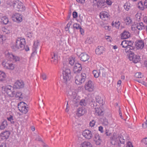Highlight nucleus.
Segmentation results:
<instances>
[{"label": "nucleus", "mask_w": 147, "mask_h": 147, "mask_svg": "<svg viewBox=\"0 0 147 147\" xmlns=\"http://www.w3.org/2000/svg\"><path fill=\"white\" fill-rule=\"evenodd\" d=\"M110 139L111 143L113 145H117L118 147H123L121 145L125 144V140L123 136L115 133Z\"/></svg>", "instance_id": "1"}, {"label": "nucleus", "mask_w": 147, "mask_h": 147, "mask_svg": "<svg viewBox=\"0 0 147 147\" xmlns=\"http://www.w3.org/2000/svg\"><path fill=\"white\" fill-rule=\"evenodd\" d=\"M25 44L26 40L24 38H18L16 41L15 47L16 49L22 50L24 49Z\"/></svg>", "instance_id": "2"}, {"label": "nucleus", "mask_w": 147, "mask_h": 147, "mask_svg": "<svg viewBox=\"0 0 147 147\" xmlns=\"http://www.w3.org/2000/svg\"><path fill=\"white\" fill-rule=\"evenodd\" d=\"M62 74L63 81L66 83L70 80L71 77L70 69L64 67L63 69Z\"/></svg>", "instance_id": "3"}, {"label": "nucleus", "mask_w": 147, "mask_h": 147, "mask_svg": "<svg viewBox=\"0 0 147 147\" xmlns=\"http://www.w3.org/2000/svg\"><path fill=\"white\" fill-rule=\"evenodd\" d=\"M1 90L6 92L10 97H13L15 95L14 89L11 86H3L1 87Z\"/></svg>", "instance_id": "4"}, {"label": "nucleus", "mask_w": 147, "mask_h": 147, "mask_svg": "<svg viewBox=\"0 0 147 147\" xmlns=\"http://www.w3.org/2000/svg\"><path fill=\"white\" fill-rule=\"evenodd\" d=\"M86 78V75L85 73H82L80 75H77L75 77V82L78 85H81L83 83Z\"/></svg>", "instance_id": "5"}, {"label": "nucleus", "mask_w": 147, "mask_h": 147, "mask_svg": "<svg viewBox=\"0 0 147 147\" xmlns=\"http://www.w3.org/2000/svg\"><path fill=\"white\" fill-rule=\"evenodd\" d=\"M13 7L18 11L22 12L25 10V7L23 4L18 1H16L13 3Z\"/></svg>", "instance_id": "6"}, {"label": "nucleus", "mask_w": 147, "mask_h": 147, "mask_svg": "<svg viewBox=\"0 0 147 147\" xmlns=\"http://www.w3.org/2000/svg\"><path fill=\"white\" fill-rule=\"evenodd\" d=\"M26 104L24 102H20L18 105V108L19 110L22 113H26L28 111V107H27Z\"/></svg>", "instance_id": "7"}, {"label": "nucleus", "mask_w": 147, "mask_h": 147, "mask_svg": "<svg viewBox=\"0 0 147 147\" xmlns=\"http://www.w3.org/2000/svg\"><path fill=\"white\" fill-rule=\"evenodd\" d=\"M85 90L90 92L93 91L94 89V84L92 81L89 80L86 82L85 86Z\"/></svg>", "instance_id": "8"}, {"label": "nucleus", "mask_w": 147, "mask_h": 147, "mask_svg": "<svg viewBox=\"0 0 147 147\" xmlns=\"http://www.w3.org/2000/svg\"><path fill=\"white\" fill-rule=\"evenodd\" d=\"M5 55L7 58L9 59H12L16 62H18L20 61V58L19 57L17 56L14 55L8 52H5Z\"/></svg>", "instance_id": "9"}, {"label": "nucleus", "mask_w": 147, "mask_h": 147, "mask_svg": "<svg viewBox=\"0 0 147 147\" xmlns=\"http://www.w3.org/2000/svg\"><path fill=\"white\" fill-rule=\"evenodd\" d=\"M2 64L4 68L10 70H13L15 68V65L12 63H10L7 62H3Z\"/></svg>", "instance_id": "10"}, {"label": "nucleus", "mask_w": 147, "mask_h": 147, "mask_svg": "<svg viewBox=\"0 0 147 147\" xmlns=\"http://www.w3.org/2000/svg\"><path fill=\"white\" fill-rule=\"evenodd\" d=\"M134 49L135 48L134 47H128L124 49L123 50V52L125 53V54L129 55L128 57L129 58L131 55L134 54V53H133V51L134 50Z\"/></svg>", "instance_id": "11"}, {"label": "nucleus", "mask_w": 147, "mask_h": 147, "mask_svg": "<svg viewBox=\"0 0 147 147\" xmlns=\"http://www.w3.org/2000/svg\"><path fill=\"white\" fill-rule=\"evenodd\" d=\"M82 135L86 138L89 140L92 137V132L88 130H85L83 131Z\"/></svg>", "instance_id": "12"}, {"label": "nucleus", "mask_w": 147, "mask_h": 147, "mask_svg": "<svg viewBox=\"0 0 147 147\" xmlns=\"http://www.w3.org/2000/svg\"><path fill=\"white\" fill-rule=\"evenodd\" d=\"M135 43L136 47L138 49H142L144 47V42L142 40H138Z\"/></svg>", "instance_id": "13"}, {"label": "nucleus", "mask_w": 147, "mask_h": 147, "mask_svg": "<svg viewBox=\"0 0 147 147\" xmlns=\"http://www.w3.org/2000/svg\"><path fill=\"white\" fill-rule=\"evenodd\" d=\"M39 44V42L38 40H36L34 41V45L32 49L33 52L31 54L32 56H34L36 54V50Z\"/></svg>", "instance_id": "14"}, {"label": "nucleus", "mask_w": 147, "mask_h": 147, "mask_svg": "<svg viewBox=\"0 0 147 147\" xmlns=\"http://www.w3.org/2000/svg\"><path fill=\"white\" fill-rule=\"evenodd\" d=\"M87 112L86 110L84 107H79L77 109V114L79 117L81 116Z\"/></svg>", "instance_id": "15"}, {"label": "nucleus", "mask_w": 147, "mask_h": 147, "mask_svg": "<svg viewBox=\"0 0 147 147\" xmlns=\"http://www.w3.org/2000/svg\"><path fill=\"white\" fill-rule=\"evenodd\" d=\"M130 60L132 61L134 63H137L140 60V57L138 55H131L129 58Z\"/></svg>", "instance_id": "16"}, {"label": "nucleus", "mask_w": 147, "mask_h": 147, "mask_svg": "<svg viewBox=\"0 0 147 147\" xmlns=\"http://www.w3.org/2000/svg\"><path fill=\"white\" fill-rule=\"evenodd\" d=\"M24 84L22 81L18 80L15 83L14 86L17 89L22 88L24 87Z\"/></svg>", "instance_id": "17"}, {"label": "nucleus", "mask_w": 147, "mask_h": 147, "mask_svg": "<svg viewBox=\"0 0 147 147\" xmlns=\"http://www.w3.org/2000/svg\"><path fill=\"white\" fill-rule=\"evenodd\" d=\"M94 140L97 145H100L102 141L100 137L98 134H95L94 138Z\"/></svg>", "instance_id": "18"}, {"label": "nucleus", "mask_w": 147, "mask_h": 147, "mask_svg": "<svg viewBox=\"0 0 147 147\" xmlns=\"http://www.w3.org/2000/svg\"><path fill=\"white\" fill-rule=\"evenodd\" d=\"M80 60L84 62L86 61L89 59V56L86 53H82L80 55Z\"/></svg>", "instance_id": "19"}, {"label": "nucleus", "mask_w": 147, "mask_h": 147, "mask_svg": "<svg viewBox=\"0 0 147 147\" xmlns=\"http://www.w3.org/2000/svg\"><path fill=\"white\" fill-rule=\"evenodd\" d=\"M82 68L80 64L76 63L73 68V70L75 73L79 72L82 69Z\"/></svg>", "instance_id": "20"}, {"label": "nucleus", "mask_w": 147, "mask_h": 147, "mask_svg": "<svg viewBox=\"0 0 147 147\" xmlns=\"http://www.w3.org/2000/svg\"><path fill=\"white\" fill-rule=\"evenodd\" d=\"M130 36V33L127 30H124L121 34V39H123L128 38Z\"/></svg>", "instance_id": "21"}, {"label": "nucleus", "mask_w": 147, "mask_h": 147, "mask_svg": "<svg viewBox=\"0 0 147 147\" xmlns=\"http://www.w3.org/2000/svg\"><path fill=\"white\" fill-rule=\"evenodd\" d=\"M10 135V132L9 131H6L1 133L0 137L1 138L3 139H7Z\"/></svg>", "instance_id": "22"}, {"label": "nucleus", "mask_w": 147, "mask_h": 147, "mask_svg": "<svg viewBox=\"0 0 147 147\" xmlns=\"http://www.w3.org/2000/svg\"><path fill=\"white\" fill-rule=\"evenodd\" d=\"M12 18L13 20L16 19L17 21L19 22H21L22 20V16L18 13H15L13 15Z\"/></svg>", "instance_id": "23"}, {"label": "nucleus", "mask_w": 147, "mask_h": 147, "mask_svg": "<svg viewBox=\"0 0 147 147\" xmlns=\"http://www.w3.org/2000/svg\"><path fill=\"white\" fill-rule=\"evenodd\" d=\"M109 16V13L106 11L102 12L100 15V18L104 20L108 19Z\"/></svg>", "instance_id": "24"}, {"label": "nucleus", "mask_w": 147, "mask_h": 147, "mask_svg": "<svg viewBox=\"0 0 147 147\" xmlns=\"http://www.w3.org/2000/svg\"><path fill=\"white\" fill-rule=\"evenodd\" d=\"M105 51V49L103 46H99L95 50L96 53L97 55H100Z\"/></svg>", "instance_id": "25"}, {"label": "nucleus", "mask_w": 147, "mask_h": 147, "mask_svg": "<svg viewBox=\"0 0 147 147\" xmlns=\"http://www.w3.org/2000/svg\"><path fill=\"white\" fill-rule=\"evenodd\" d=\"M76 94L75 92L71 90H69L68 91L67 95L68 98L70 99H73L75 98Z\"/></svg>", "instance_id": "26"}, {"label": "nucleus", "mask_w": 147, "mask_h": 147, "mask_svg": "<svg viewBox=\"0 0 147 147\" xmlns=\"http://www.w3.org/2000/svg\"><path fill=\"white\" fill-rule=\"evenodd\" d=\"M80 147H93L92 144L88 141H84L81 143Z\"/></svg>", "instance_id": "27"}, {"label": "nucleus", "mask_w": 147, "mask_h": 147, "mask_svg": "<svg viewBox=\"0 0 147 147\" xmlns=\"http://www.w3.org/2000/svg\"><path fill=\"white\" fill-rule=\"evenodd\" d=\"M51 61L55 65H56L58 63L57 56L55 53H53V56L52 57Z\"/></svg>", "instance_id": "28"}, {"label": "nucleus", "mask_w": 147, "mask_h": 147, "mask_svg": "<svg viewBox=\"0 0 147 147\" xmlns=\"http://www.w3.org/2000/svg\"><path fill=\"white\" fill-rule=\"evenodd\" d=\"M105 4L104 0H99L97 2V6L98 9L101 8Z\"/></svg>", "instance_id": "29"}, {"label": "nucleus", "mask_w": 147, "mask_h": 147, "mask_svg": "<svg viewBox=\"0 0 147 147\" xmlns=\"http://www.w3.org/2000/svg\"><path fill=\"white\" fill-rule=\"evenodd\" d=\"M95 109V114L98 115H102L103 114V111L100 107H94Z\"/></svg>", "instance_id": "30"}, {"label": "nucleus", "mask_w": 147, "mask_h": 147, "mask_svg": "<svg viewBox=\"0 0 147 147\" xmlns=\"http://www.w3.org/2000/svg\"><path fill=\"white\" fill-rule=\"evenodd\" d=\"M7 121L6 120H4L1 123L0 125V129H4L7 127Z\"/></svg>", "instance_id": "31"}, {"label": "nucleus", "mask_w": 147, "mask_h": 147, "mask_svg": "<svg viewBox=\"0 0 147 147\" xmlns=\"http://www.w3.org/2000/svg\"><path fill=\"white\" fill-rule=\"evenodd\" d=\"M96 100L97 102H98L99 104L102 105L103 104V99L100 96H96Z\"/></svg>", "instance_id": "32"}, {"label": "nucleus", "mask_w": 147, "mask_h": 147, "mask_svg": "<svg viewBox=\"0 0 147 147\" xmlns=\"http://www.w3.org/2000/svg\"><path fill=\"white\" fill-rule=\"evenodd\" d=\"M137 29L142 30L145 28V26L142 22L137 23Z\"/></svg>", "instance_id": "33"}, {"label": "nucleus", "mask_w": 147, "mask_h": 147, "mask_svg": "<svg viewBox=\"0 0 147 147\" xmlns=\"http://www.w3.org/2000/svg\"><path fill=\"white\" fill-rule=\"evenodd\" d=\"M5 73L2 71H0V81H3L5 80L6 78Z\"/></svg>", "instance_id": "34"}, {"label": "nucleus", "mask_w": 147, "mask_h": 147, "mask_svg": "<svg viewBox=\"0 0 147 147\" xmlns=\"http://www.w3.org/2000/svg\"><path fill=\"white\" fill-rule=\"evenodd\" d=\"M15 97L16 98H18L20 100H21L23 98V96H22V93L20 92H17L16 94H15Z\"/></svg>", "instance_id": "35"}, {"label": "nucleus", "mask_w": 147, "mask_h": 147, "mask_svg": "<svg viewBox=\"0 0 147 147\" xmlns=\"http://www.w3.org/2000/svg\"><path fill=\"white\" fill-rule=\"evenodd\" d=\"M1 21L5 24H7L9 22V20L8 18L6 16L2 17L1 18Z\"/></svg>", "instance_id": "36"}, {"label": "nucleus", "mask_w": 147, "mask_h": 147, "mask_svg": "<svg viewBox=\"0 0 147 147\" xmlns=\"http://www.w3.org/2000/svg\"><path fill=\"white\" fill-rule=\"evenodd\" d=\"M125 22L126 25H129L132 24V20L130 17H127L125 19Z\"/></svg>", "instance_id": "37"}, {"label": "nucleus", "mask_w": 147, "mask_h": 147, "mask_svg": "<svg viewBox=\"0 0 147 147\" xmlns=\"http://www.w3.org/2000/svg\"><path fill=\"white\" fill-rule=\"evenodd\" d=\"M127 42L126 40H124L122 41L121 45L123 47L126 48L128 47Z\"/></svg>", "instance_id": "38"}, {"label": "nucleus", "mask_w": 147, "mask_h": 147, "mask_svg": "<svg viewBox=\"0 0 147 147\" xmlns=\"http://www.w3.org/2000/svg\"><path fill=\"white\" fill-rule=\"evenodd\" d=\"M93 39L92 37L88 38H87L85 41L86 44L88 43L91 44L93 42Z\"/></svg>", "instance_id": "39"}, {"label": "nucleus", "mask_w": 147, "mask_h": 147, "mask_svg": "<svg viewBox=\"0 0 147 147\" xmlns=\"http://www.w3.org/2000/svg\"><path fill=\"white\" fill-rule=\"evenodd\" d=\"M144 4V2L143 3L141 1H140L139 3L138 7L141 10H143L144 9V7H146Z\"/></svg>", "instance_id": "40"}, {"label": "nucleus", "mask_w": 147, "mask_h": 147, "mask_svg": "<svg viewBox=\"0 0 147 147\" xmlns=\"http://www.w3.org/2000/svg\"><path fill=\"white\" fill-rule=\"evenodd\" d=\"M2 30L4 34H8L10 32L9 30L7 29L5 27H3L2 28Z\"/></svg>", "instance_id": "41"}, {"label": "nucleus", "mask_w": 147, "mask_h": 147, "mask_svg": "<svg viewBox=\"0 0 147 147\" xmlns=\"http://www.w3.org/2000/svg\"><path fill=\"white\" fill-rule=\"evenodd\" d=\"M120 24V22L118 21H116L115 24H114L113 23L112 24L113 26H114L117 29H119V26Z\"/></svg>", "instance_id": "42"}, {"label": "nucleus", "mask_w": 147, "mask_h": 147, "mask_svg": "<svg viewBox=\"0 0 147 147\" xmlns=\"http://www.w3.org/2000/svg\"><path fill=\"white\" fill-rule=\"evenodd\" d=\"M100 73V71H98L96 70H94L93 71V74L94 77L96 78H97L99 76Z\"/></svg>", "instance_id": "43"}, {"label": "nucleus", "mask_w": 147, "mask_h": 147, "mask_svg": "<svg viewBox=\"0 0 147 147\" xmlns=\"http://www.w3.org/2000/svg\"><path fill=\"white\" fill-rule=\"evenodd\" d=\"M75 58L73 57L69 58V64L71 65H73L75 62Z\"/></svg>", "instance_id": "44"}, {"label": "nucleus", "mask_w": 147, "mask_h": 147, "mask_svg": "<svg viewBox=\"0 0 147 147\" xmlns=\"http://www.w3.org/2000/svg\"><path fill=\"white\" fill-rule=\"evenodd\" d=\"M7 119L9 121H10L11 123H14V122L13 121V117L11 115H10L9 117H8L7 118Z\"/></svg>", "instance_id": "45"}, {"label": "nucleus", "mask_w": 147, "mask_h": 147, "mask_svg": "<svg viewBox=\"0 0 147 147\" xmlns=\"http://www.w3.org/2000/svg\"><path fill=\"white\" fill-rule=\"evenodd\" d=\"M137 29V24H133L131 26V30L133 31L136 32Z\"/></svg>", "instance_id": "46"}, {"label": "nucleus", "mask_w": 147, "mask_h": 147, "mask_svg": "<svg viewBox=\"0 0 147 147\" xmlns=\"http://www.w3.org/2000/svg\"><path fill=\"white\" fill-rule=\"evenodd\" d=\"M135 76L137 78H141L143 76L142 75V73L140 72L136 73L135 74Z\"/></svg>", "instance_id": "47"}, {"label": "nucleus", "mask_w": 147, "mask_h": 147, "mask_svg": "<svg viewBox=\"0 0 147 147\" xmlns=\"http://www.w3.org/2000/svg\"><path fill=\"white\" fill-rule=\"evenodd\" d=\"M127 41L128 47H133V45L134 42L133 41L127 40Z\"/></svg>", "instance_id": "48"}, {"label": "nucleus", "mask_w": 147, "mask_h": 147, "mask_svg": "<svg viewBox=\"0 0 147 147\" xmlns=\"http://www.w3.org/2000/svg\"><path fill=\"white\" fill-rule=\"evenodd\" d=\"M80 104L82 106H85L86 105V101L84 99L82 100L80 102Z\"/></svg>", "instance_id": "49"}, {"label": "nucleus", "mask_w": 147, "mask_h": 147, "mask_svg": "<svg viewBox=\"0 0 147 147\" xmlns=\"http://www.w3.org/2000/svg\"><path fill=\"white\" fill-rule=\"evenodd\" d=\"M26 35L28 37L30 38L32 36L33 34L32 32H28L26 34Z\"/></svg>", "instance_id": "50"}, {"label": "nucleus", "mask_w": 147, "mask_h": 147, "mask_svg": "<svg viewBox=\"0 0 147 147\" xmlns=\"http://www.w3.org/2000/svg\"><path fill=\"white\" fill-rule=\"evenodd\" d=\"M71 22H69L67 25L65 27V30L66 31H67L69 30V28L71 25Z\"/></svg>", "instance_id": "51"}, {"label": "nucleus", "mask_w": 147, "mask_h": 147, "mask_svg": "<svg viewBox=\"0 0 147 147\" xmlns=\"http://www.w3.org/2000/svg\"><path fill=\"white\" fill-rule=\"evenodd\" d=\"M81 27L80 25L78 24H75L73 25V27L74 28H76L77 29H79Z\"/></svg>", "instance_id": "52"}, {"label": "nucleus", "mask_w": 147, "mask_h": 147, "mask_svg": "<svg viewBox=\"0 0 147 147\" xmlns=\"http://www.w3.org/2000/svg\"><path fill=\"white\" fill-rule=\"evenodd\" d=\"M95 122L94 120H92L89 123V125L90 127H93L95 125Z\"/></svg>", "instance_id": "53"}, {"label": "nucleus", "mask_w": 147, "mask_h": 147, "mask_svg": "<svg viewBox=\"0 0 147 147\" xmlns=\"http://www.w3.org/2000/svg\"><path fill=\"white\" fill-rule=\"evenodd\" d=\"M105 4L106 3L107 5H111L112 2L111 0H106L105 1Z\"/></svg>", "instance_id": "54"}, {"label": "nucleus", "mask_w": 147, "mask_h": 147, "mask_svg": "<svg viewBox=\"0 0 147 147\" xmlns=\"http://www.w3.org/2000/svg\"><path fill=\"white\" fill-rule=\"evenodd\" d=\"M124 7L126 10L128 11L130 8V6L129 5H128L127 4H126V3L124 5Z\"/></svg>", "instance_id": "55"}, {"label": "nucleus", "mask_w": 147, "mask_h": 147, "mask_svg": "<svg viewBox=\"0 0 147 147\" xmlns=\"http://www.w3.org/2000/svg\"><path fill=\"white\" fill-rule=\"evenodd\" d=\"M41 77L43 80H46L47 78V76L45 74H42Z\"/></svg>", "instance_id": "56"}, {"label": "nucleus", "mask_w": 147, "mask_h": 147, "mask_svg": "<svg viewBox=\"0 0 147 147\" xmlns=\"http://www.w3.org/2000/svg\"><path fill=\"white\" fill-rule=\"evenodd\" d=\"M142 142L145 144H147V138H146L143 139L142 140Z\"/></svg>", "instance_id": "57"}, {"label": "nucleus", "mask_w": 147, "mask_h": 147, "mask_svg": "<svg viewBox=\"0 0 147 147\" xmlns=\"http://www.w3.org/2000/svg\"><path fill=\"white\" fill-rule=\"evenodd\" d=\"M73 18H77L78 16L77 13L76 11L73 12Z\"/></svg>", "instance_id": "58"}, {"label": "nucleus", "mask_w": 147, "mask_h": 147, "mask_svg": "<svg viewBox=\"0 0 147 147\" xmlns=\"http://www.w3.org/2000/svg\"><path fill=\"white\" fill-rule=\"evenodd\" d=\"M127 147H133L131 143L130 142H128L127 143Z\"/></svg>", "instance_id": "59"}, {"label": "nucleus", "mask_w": 147, "mask_h": 147, "mask_svg": "<svg viewBox=\"0 0 147 147\" xmlns=\"http://www.w3.org/2000/svg\"><path fill=\"white\" fill-rule=\"evenodd\" d=\"M104 28L105 30H107L109 31H110L111 29V27L109 26H104Z\"/></svg>", "instance_id": "60"}, {"label": "nucleus", "mask_w": 147, "mask_h": 147, "mask_svg": "<svg viewBox=\"0 0 147 147\" xmlns=\"http://www.w3.org/2000/svg\"><path fill=\"white\" fill-rule=\"evenodd\" d=\"M98 130L101 133H103V127L102 126H100L98 127Z\"/></svg>", "instance_id": "61"}, {"label": "nucleus", "mask_w": 147, "mask_h": 147, "mask_svg": "<svg viewBox=\"0 0 147 147\" xmlns=\"http://www.w3.org/2000/svg\"><path fill=\"white\" fill-rule=\"evenodd\" d=\"M80 32L81 34L82 35H83L84 33V30L83 29H82L81 27L80 28Z\"/></svg>", "instance_id": "62"}, {"label": "nucleus", "mask_w": 147, "mask_h": 147, "mask_svg": "<svg viewBox=\"0 0 147 147\" xmlns=\"http://www.w3.org/2000/svg\"><path fill=\"white\" fill-rule=\"evenodd\" d=\"M119 114L120 116V117L121 118L123 119V118L122 116V113H121V112L120 110V108L119 107Z\"/></svg>", "instance_id": "63"}, {"label": "nucleus", "mask_w": 147, "mask_h": 147, "mask_svg": "<svg viewBox=\"0 0 147 147\" xmlns=\"http://www.w3.org/2000/svg\"><path fill=\"white\" fill-rule=\"evenodd\" d=\"M102 76L105 77L106 76V73L105 70H103L102 71Z\"/></svg>", "instance_id": "64"}]
</instances>
